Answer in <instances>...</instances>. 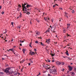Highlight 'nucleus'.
Returning a JSON list of instances; mask_svg holds the SVG:
<instances>
[{
    "label": "nucleus",
    "instance_id": "25",
    "mask_svg": "<svg viewBox=\"0 0 76 76\" xmlns=\"http://www.w3.org/2000/svg\"><path fill=\"white\" fill-rule=\"evenodd\" d=\"M32 44V43H31L29 45V47H30L31 48H32V47L31 46V44Z\"/></svg>",
    "mask_w": 76,
    "mask_h": 76
},
{
    "label": "nucleus",
    "instance_id": "42",
    "mask_svg": "<svg viewBox=\"0 0 76 76\" xmlns=\"http://www.w3.org/2000/svg\"><path fill=\"white\" fill-rule=\"evenodd\" d=\"M18 6L19 7H20V8L21 7V6H20V4L19 5H18Z\"/></svg>",
    "mask_w": 76,
    "mask_h": 76
},
{
    "label": "nucleus",
    "instance_id": "17",
    "mask_svg": "<svg viewBox=\"0 0 76 76\" xmlns=\"http://www.w3.org/2000/svg\"><path fill=\"white\" fill-rule=\"evenodd\" d=\"M56 6H58V5L57 4H56L55 5H53V7H56Z\"/></svg>",
    "mask_w": 76,
    "mask_h": 76
},
{
    "label": "nucleus",
    "instance_id": "58",
    "mask_svg": "<svg viewBox=\"0 0 76 76\" xmlns=\"http://www.w3.org/2000/svg\"><path fill=\"white\" fill-rule=\"evenodd\" d=\"M2 60H5V59L4 58H2Z\"/></svg>",
    "mask_w": 76,
    "mask_h": 76
},
{
    "label": "nucleus",
    "instance_id": "45",
    "mask_svg": "<svg viewBox=\"0 0 76 76\" xmlns=\"http://www.w3.org/2000/svg\"><path fill=\"white\" fill-rule=\"evenodd\" d=\"M48 76H52V75H51L50 74H49L48 75Z\"/></svg>",
    "mask_w": 76,
    "mask_h": 76
},
{
    "label": "nucleus",
    "instance_id": "50",
    "mask_svg": "<svg viewBox=\"0 0 76 76\" xmlns=\"http://www.w3.org/2000/svg\"><path fill=\"white\" fill-rule=\"evenodd\" d=\"M18 74V75H20V73H19V72H18L17 73Z\"/></svg>",
    "mask_w": 76,
    "mask_h": 76
},
{
    "label": "nucleus",
    "instance_id": "2",
    "mask_svg": "<svg viewBox=\"0 0 76 76\" xmlns=\"http://www.w3.org/2000/svg\"><path fill=\"white\" fill-rule=\"evenodd\" d=\"M9 70H10V68H6L4 71V72L6 73H10V72H9Z\"/></svg>",
    "mask_w": 76,
    "mask_h": 76
},
{
    "label": "nucleus",
    "instance_id": "46",
    "mask_svg": "<svg viewBox=\"0 0 76 76\" xmlns=\"http://www.w3.org/2000/svg\"><path fill=\"white\" fill-rule=\"evenodd\" d=\"M59 9H60V10H62V9L61 7H59Z\"/></svg>",
    "mask_w": 76,
    "mask_h": 76
},
{
    "label": "nucleus",
    "instance_id": "41",
    "mask_svg": "<svg viewBox=\"0 0 76 76\" xmlns=\"http://www.w3.org/2000/svg\"><path fill=\"white\" fill-rule=\"evenodd\" d=\"M14 23H13V22H11V24L12 25H13Z\"/></svg>",
    "mask_w": 76,
    "mask_h": 76
},
{
    "label": "nucleus",
    "instance_id": "37",
    "mask_svg": "<svg viewBox=\"0 0 76 76\" xmlns=\"http://www.w3.org/2000/svg\"><path fill=\"white\" fill-rule=\"evenodd\" d=\"M65 16L66 17V18H67V19H68V18L69 17H68V16L67 15H65Z\"/></svg>",
    "mask_w": 76,
    "mask_h": 76
},
{
    "label": "nucleus",
    "instance_id": "27",
    "mask_svg": "<svg viewBox=\"0 0 76 76\" xmlns=\"http://www.w3.org/2000/svg\"><path fill=\"white\" fill-rule=\"evenodd\" d=\"M41 45H43V46H44V44H43V43H42V42H40Z\"/></svg>",
    "mask_w": 76,
    "mask_h": 76
},
{
    "label": "nucleus",
    "instance_id": "64",
    "mask_svg": "<svg viewBox=\"0 0 76 76\" xmlns=\"http://www.w3.org/2000/svg\"><path fill=\"white\" fill-rule=\"evenodd\" d=\"M7 51H9V50H7Z\"/></svg>",
    "mask_w": 76,
    "mask_h": 76
},
{
    "label": "nucleus",
    "instance_id": "1",
    "mask_svg": "<svg viewBox=\"0 0 76 76\" xmlns=\"http://www.w3.org/2000/svg\"><path fill=\"white\" fill-rule=\"evenodd\" d=\"M53 69H50V73L55 75L57 73V69L55 68V67L54 66H52Z\"/></svg>",
    "mask_w": 76,
    "mask_h": 76
},
{
    "label": "nucleus",
    "instance_id": "38",
    "mask_svg": "<svg viewBox=\"0 0 76 76\" xmlns=\"http://www.w3.org/2000/svg\"><path fill=\"white\" fill-rule=\"evenodd\" d=\"M17 10L18 11H19V10H20V9H19V8H17Z\"/></svg>",
    "mask_w": 76,
    "mask_h": 76
},
{
    "label": "nucleus",
    "instance_id": "21",
    "mask_svg": "<svg viewBox=\"0 0 76 76\" xmlns=\"http://www.w3.org/2000/svg\"><path fill=\"white\" fill-rule=\"evenodd\" d=\"M12 73H13V70H11L10 74H12Z\"/></svg>",
    "mask_w": 76,
    "mask_h": 76
},
{
    "label": "nucleus",
    "instance_id": "16",
    "mask_svg": "<svg viewBox=\"0 0 76 76\" xmlns=\"http://www.w3.org/2000/svg\"><path fill=\"white\" fill-rule=\"evenodd\" d=\"M25 5H26V4L25 3V4H22V7H25Z\"/></svg>",
    "mask_w": 76,
    "mask_h": 76
},
{
    "label": "nucleus",
    "instance_id": "31",
    "mask_svg": "<svg viewBox=\"0 0 76 76\" xmlns=\"http://www.w3.org/2000/svg\"><path fill=\"white\" fill-rule=\"evenodd\" d=\"M30 62L31 63H33V61H32V60H31V59H30Z\"/></svg>",
    "mask_w": 76,
    "mask_h": 76
},
{
    "label": "nucleus",
    "instance_id": "6",
    "mask_svg": "<svg viewBox=\"0 0 76 76\" xmlns=\"http://www.w3.org/2000/svg\"><path fill=\"white\" fill-rule=\"evenodd\" d=\"M30 54H31V55H34V54H35V52H32V51L31 52H30Z\"/></svg>",
    "mask_w": 76,
    "mask_h": 76
},
{
    "label": "nucleus",
    "instance_id": "60",
    "mask_svg": "<svg viewBox=\"0 0 76 76\" xmlns=\"http://www.w3.org/2000/svg\"><path fill=\"white\" fill-rule=\"evenodd\" d=\"M18 28H19V29H20V26H18Z\"/></svg>",
    "mask_w": 76,
    "mask_h": 76
},
{
    "label": "nucleus",
    "instance_id": "44",
    "mask_svg": "<svg viewBox=\"0 0 76 76\" xmlns=\"http://www.w3.org/2000/svg\"><path fill=\"white\" fill-rule=\"evenodd\" d=\"M48 61L49 62H50V60H49V59H48Z\"/></svg>",
    "mask_w": 76,
    "mask_h": 76
},
{
    "label": "nucleus",
    "instance_id": "39",
    "mask_svg": "<svg viewBox=\"0 0 76 76\" xmlns=\"http://www.w3.org/2000/svg\"><path fill=\"white\" fill-rule=\"evenodd\" d=\"M61 71H64V68H63L61 69Z\"/></svg>",
    "mask_w": 76,
    "mask_h": 76
},
{
    "label": "nucleus",
    "instance_id": "22",
    "mask_svg": "<svg viewBox=\"0 0 76 76\" xmlns=\"http://www.w3.org/2000/svg\"><path fill=\"white\" fill-rule=\"evenodd\" d=\"M0 75H4V72H0Z\"/></svg>",
    "mask_w": 76,
    "mask_h": 76
},
{
    "label": "nucleus",
    "instance_id": "59",
    "mask_svg": "<svg viewBox=\"0 0 76 76\" xmlns=\"http://www.w3.org/2000/svg\"><path fill=\"white\" fill-rule=\"evenodd\" d=\"M50 28H51H51H52V27H51V26H50Z\"/></svg>",
    "mask_w": 76,
    "mask_h": 76
},
{
    "label": "nucleus",
    "instance_id": "63",
    "mask_svg": "<svg viewBox=\"0 0 76 76\" xmlns=\"http://www.w3.org/2000/svg\"><path fill=\"white\" fill-rule=\"evenodd\" d=\"M67 37H69V36H70V35L68 34V35H67Z\"/></svg>",
    "mask_w": 76,
    "mask_h": 76
},
{
    "label": "nucleus",
    "instance_id": "49",
    "mask_svg": "<svg viewBox=\"0 0 76 76\" xmlns=\"http://www.w3.org/2000/svg\"><path fill=\"white\" fill-rule=\"evenodd\" d=\"M64 13L65 14H66V15L68 14V13L66 12H65Z\"/></svg>",
    "mask_w": 76,
    "mask_h": 76
},
{
    "label": "nucleus",
    "instance_id": "34",
    "mask_svg": "<svg viewBox=\"0 0 76 76\" xmlns=\"http://www.w3.org/2000/svg\"><path fill=\"white\" fill-rule=\"evenodd\" d=\"M68 59H69V60H72V59L68 57Z\"/></svg>",
    "mask_w": 76,
    "mask_h": 76
},
{
    "label": "nucleus",
    "instance_id": "26",
    "mask_svg": "<svg viewBox=\"0 0 76 76\" xmlns=\"http://www.w3.org/2000/svg\"><path fill=\"white\" fill-rule=\"evenodd\" d=\"M10 51H12L13 53V49H10Z\"/></svg>",
    "mask_w": 76,
    "mask_h": 76
},
{
    "label": "nucleus",
    "instance_id": "36",
    "mask_svg": "<svg viewBox=\"0 0 76 76\" xmlns=\"http://www.w3.org/2000/svg\"><path fill=\"white\" fill-rule=\"evenodd\" d=\"M72 13H75V11L74 10H73L72 11Z\"/></svg>",
    "mask_w": 76,
    "mask_h": 76
},
{
    "label": "nucleus",
    "instance_id": "53",
    "mask_svg": "<svg viewBox=\"0 0 76 76\" xmlns=\"http://www.w3.org/2000/svg\"><path fill=\"white\" fill-rule=\"evenodd\" d=\"M34 51H37V49H34Z\"/></svg>",
    "mask_w": 76,
    "mask_h": 76
},
{
    "label": "nucleus",
    "instance_id": "12",
    "mask_svg": "<svg viewBox=\"0 0 76 76\" xmlns=\"http://www.w3.org/2000/svg\"><path fill=\"white\" fill-rule=\"evenodd\" d=\"M71 75L72 76H74L75 75V73L74 72H72V73H71Z\"/></svg>",
    "mask_w": 76,
    "mask_h": 76
},
{
    "label": "nucleus",
    "instance_id": "48",
    "mask_svg": "<svg viewBox=\"0 0 76 76\" xmlns=\"http://www.w3.org/2000/svg\"><path fill=\"white\" fill-rule=\"evenodd\" d=\"M63 57L64 58H67V57H67V56H64Z\"/></svg>",
    "mask_w": 76,
    "mask_h": 76
},
{
    "label": "nucleus",
    "instance_id": "40",
    "mask_svg": "<svg viewBox=\"0 0 76 76\" xmlns=\"http://www.w3.org/2000/svg\"><path fill=\"white\" fill-rule=\"evenodd\" d=\"M4 12H1L2 15H3V14H4Z\"/></svg>",
    "mask_w": 76,
    "mask_h": 76
},
{
    "label": "nucleus",
    "instance_id": "30",
    "mask_svg": "<svg viewBox=\"0 0 76 76\" xmlns=\"http://www.w3.org/2000/svg\"><path fill=\"white\" fill-rule=\"evenodd\" d=\"M36 20L37 21V22H38V23H39V20L37 19H36Z\"/></svg>",
    "mask_w": 76,
    "mask_h": 76
},
{
    "label": "nucleus",
    "instance_id": "24",
    "mask_svg": "<svg viewBox=\"0 0 76 76\" xmlns=\"http://www.w3.org/2000/svg\"><path fill=\"white\" fill-rule=\"evenodd\" d=\"M66 31L65 29H64L63 30V32H64V33H66Z\"/></svg>",
    "mask_w": 76,
    "mask_h": 76
},
{
    "label": "nucleus",
    "instance_id": "62",
    "mask_svg": "<svg viewBox=\"0 0 76 76\" xmlns=\"http://www.w3.org/2000/svg\"><path fill=\"white\" fill-rule=\"evenodd\" d=\"M39 38H40V39H42V38H41V37H39Z\"/></svg>",
    "mask_w": 76,
    "mask_h": 76
},
{
    "label": "nucleus",
    "instance_id": "56",
    "mask_svg": "<svg viewBox=\"0 0 76 76\" xmlns=\"http://www.w3.org/2000/svg\"><path fill=\"white\" fill-rule=\"evenodd\" d=\"M1 9V6H0V10Z\"/></svg>",
    "mask_w": 76,
    "mask_h": 76
},
{
    "label": "nucleus",
    "instance_id": "3",
    "mask_svg": "<svg viewBox=\"0 0 76 76\" xmlns=\"http://www.w3.org/2000/svg\"><path fill=\"white\" fill-rule=\"evenodd\" d=\"M55 29H56V27H54V26H53L51 27V31L53 32V33H54V32H56L55 31H54Z\"/></svg>",
    "mask_w": 76,
    "mask_h": 76
},
{
    "label": "nucleus",
    "instance_id": "9",
    "mask_svg": "<svg viewBox=\"0 0 76 76\" xmlns=\"http://www.w3.org/2000/svg\"><path fill=\"white\" fill-rule=\"evenodd\" d=\"M23 11L24 12V9L27 10V8L26 7H23Z\"/></svg>",
    "mask_w": 76,
    "mask_h": 76
},
{
    "label": "nucleus",
    "instance_id": "18",
    "mask_svg": "<svg viewBox=\"0 0 76 76\" xmlns=\"http://www.w3.org/2000/svg\"><path fill=\"white\" fill-rule=\"evenodd\" d=\"M50 55H51V56H52V57H53V56H55V54H52L51 53H50Z\"/></svg>",
    "mask_w": 76,
    "mask_h": 76
},
{
    "label": "nucleus",
    "instance_id": "47",
    "mask_svg": "<svg viewBox=\"0 0 76 76\" xmlns=\"http://www.w3.org/2000/svg\"><path fill=\"white\" fill-rule=\"evenodd\" d=\"M20 63H23V60H22V61H20Z\"/></svg>",
    "mask_w": 76,
    "mask_h": 76
},
{
    "label": "nucleus",
    "instance_id": "51",
    "mask_svg": "<svg viewBox=\"0 0 76 76\" xmlns=\"http://www.w3.org/2000/svg\"><path fill=\"white\" fill-rule=\"evenodd\" d=\"M52 62H54V60H53L52 61Z\"/></svg>",
    "mask_w": 76,
    "mask_h": 76
},
{
    "label": "nucleus",
    "instance_id": "20",
    "mask_svg": "<svg viewBox=\"0 0 76 76\" xmlns=\"http://www.w3.org/2000/svg\"><path fill=\"white\" fill-rule=\"evenodd\" d=\"M14 75H15V76H16V75H17V73H16V71L14 72Z\"/></svg>",
    "mask_w": 76,
    "mask_h": 76
},
{
    "label": "nucleus",
    "instance_id": "35",
    "mask_svg": "<svg viewBox=\"0 0 76 76\" xmlns=\"http://www.w3.org/2000/svg\"><path fill=\"white\" fill-rule=\"evenodd\" d=\"M35 43H36V44H38V41H36L35 42Z\"/></svg>",
    "mask_w": 76,
    "mask_h": 76
},
{
    "label": "nucleus",
    "instance_id": "19",
    "mask_svg": "<svg viewBox=\"0 0 76 76\" xmlns=\"http://www.w3.org/2000/svg\"><path fill=\"white\" fill-rule=\"evenodd\" d=\"M46 18V19H48V20H50V18H48V17L45 18L44 17V19Z\"/></svg>",
    "mask_w": 76,
    "mask_h": 76
},
{
    "label": "nucleus",
    "instance_id": "23",
    "mask_svg": "<svg viewBox=\"0 0 76 76\" xmlns=\"http://www.w3.org/2000/svg\"><path fill=\"white\" fill-rule=\"evenodd\" d=\"M30 6H30L28 4H27L26 7H27V8H28L29 7H30Z\"/></svg>",
    "mask_w": 76,
    "mask_h": 76
},
{
    "label": "nucleus",
    "instance_id": "13",
    "mask_svg": "<svg viewBox=\"0 0 76 76\" xmlns=\"http://www.w3.org/2000/svg\"><path fill=\"white\" fill-rule=\"evenodd\" d=\"M65 54L67 55V56H69V54L68 53V51L66 50V51L65 52Z\"/></svg>",
    "mask_w": 76,
    "mask_h": 76
},
{
    "label": "nucleus",
    "instance_id": "43",
    "mask_svg": "<svg viewBox=\"0 0 76 76\" xmlns=\"http://www.w3.org/2000/svg\"><path fill=\"white\" fill-rule=\"evenodd\" d=\"M22 51H23V52H25V49H23V50H22Z\"/></svg>",
    "mask_w": 76,
    "mask_h": 76
},
{
    "label": "nucleus",
    "instance_id": "7",
    "mask_svg": "<svg viewBox=\"0 0 76 76\" xmlns=\"http://www.w3.org/2000/svg\"><path fill=\"white\" fill-rule=\"evenodd\" d=\"M35 32L36 35H39V34H40V32L39 31H35Z\"/></svg>",
    "mask_w": 76,
    "mask_h": 76
},
{
    "label": "nucleus",
    "instance_id": "28",
    "mask_svg": "<svg viewBox=\"0 0 76 76\" xmlns=\"http://www.w3.org/2000/svg\"><path fill=\"white\" fill-rule=\"evenodd\" d=\"M22 13H21V12H20V18H21L22 17Z\"/></svg>",
    "mask_w": 76,
    "mask_h": 76
},
{
    "label": "nucleus",
    "instance_id": "32",
    "mask_svg": "<svg viewBox=\"0 0 76 76\" xmlns=\"http://www.w3.org/2000/svg\"><path fill=\"white\" fill-rule=\"evenodd\" d=\"M44 20L46 21V22H48V20H47V19H46V18H44Z\"/></svg>",
    "mask_w": 76,
    "mask_h": 76
},
{
    "label": "nucleus",
    "instance_id": "15",
    "mask_svg": "<svg viewBox=\"0 0 76 76\" xmlns=\"http://www.w3.org/2000/svg\"><path fill=\"white\" fill-rule=\"evenodd\" d=\"M69 9L70 10V9L71 10H73V7H70L69 8Z\"/></svg>",
    "mask_w": 76,
    "mask_h": 76
},
{
    "label": "nucleus",
    "instance_id": "10",
    "mask_svg": "<svg viewBox=\"0 0 76 76\" xmlns=\"http://www.w3.org/2000/svg\"><path fill=\"white\" fill-rule=\"evenodd\" d=\"M56 64L57 65H60L61 64V62L58 61L56 62Z\"/></svg>",
    "mask_w": 76,
    "mask_h": 76
},
{
    "label": "nucleus",
    "instance_id": "54",
    "mask_svg": "<svg viewBox=\"0 0 76 76\" xmlns=\"http://www.w3.org/2000/svg\"><path fill=\"white\" fill-rule=\"evenodd\" d=\"M23 62H24V61H25V59L23 60Z\"/></svg>",
    "mask_w": 76,
    "mask_h": 76
},
{
    "label": "nucleus",
    "instance_id": "14",
    "mask_svg": "<svg viewBox=\"0 0 76 76\" xmlns=\"http://www.w3.org/2000/svg\"><path fill=\"white\" fill-rule=\"evenodd\" d=\"M70 24L69 23L67 24V28H69L70 27Z\"/></svg>",
    "mask_w": 76,
    "mask_h": 76
},
{
    "label": "nucleus",
    "instance_id": "8",
    "mask_svg": "<svg viewBox=\"0 0 76 76\" xmlns=\"http://www.w3.org/2000/svg\"><path fill=\"white\" fill-rule=\"evenodd\" d=\"M50 39H48L46 41V42H47L48 44H50Z\"/></svg>",
    "mask_w": 76,
    "mask_h": 76
},
{
    "label": "nucleus",
    "instance_id": "4",
    "mask_svg": "<svg viewBox=\"0 0 76 76\" xmlns=\"http://www.w3.org/2000/svg\"><path fill=\"white\" fill-rule=\"evenodd\" d=\"M68 67L69 68V70L70 71V72H71V71L72 70V69H73V67L70 66H68Z\"/></svg>",
    "mask_w": 76,
    "mask_h": 76
},
{
    "label": "nucleus",
    "instance_id": "52",
    "mask_svg": "<svg viewBox=\"0 0 76 76\" xmlns=\"http://www.w3.org/2000/svg\"><path fill=\"white\" fill-rule=\"evenodd\" d=\"M28 66H30L31 65V64L30 63H29L28 64Z\"/></svg>",
    "mask_w": 76,
    "mask_h": 76
},
{
    "label": "nucleus",
    "instance_id": "61",
    "mask_svg": "<svg viewBox=\"0 0 76 76\" xmlns=\"http://www.w3.org/2000/svg\"><path fill=\"white\" fill-rule=\"evenodd\" d=\"M20 46H22V45L21 44H20Z\"/></svg>",
    "mask_w": 76,
    "mask_h": 76
},
{
    "label": "nucleus",
    "instance_id": "57",
    "mask_svg": "<svg viewBox=\"0 0 76 76\" xmlns=\"http://www.w3.org/2000/svg\"><path fill=\"white\" fill-rule=\"evenodd\" d=\"M27 10H26L25 9V10H24V11H25V12H26L25 11H27Z\"/></svg>",
    "mask_w": 76,
    "mask_h": 76
},
{
    "label": "nucleus",
    "instance_id": "5",
    "mask_svg": "<svg viewBox=\"0 0 76 76\" xmlns=\"http://www.w3.org/2000/svg\"><path fill=\"white\" fill-rule=\"evenodd\" d=\"M43 66L44 67H46L48 69H50V66H46L45 65H43Z\"/></svg>",
    "mask_w": 76,
    "mask_h": 76
},
{
    "label": "nucleus",
    "instance_id": "33",
    "mask_svg": "<svg viewBox=\"0 0 76 76\" xmlns=\"http://www.w3.org/2000/svg\"><path fill=\"white\" fill-rule=\"evenodd\" d=\"M50 32V30H49L48 29L45 32Z\"/></svg>",
    "mask_w": 76,
    "mask_h": 76
},
{
    "label": "nucleus",
    "instance_id": "29",
    "mask_svg": "<svg viewBox=\"0 0 76 76\" xmlns=\"http://www.w3.org/2000/svg\"><path fill=\"white\" fill-rule=\"evenodd\" d=\"M61 64L62 65H64V63L63 62H62L61 63Z\"/></svg>",
    "mask_w": 76,
    "mask_h": 76
},
{
    "label": "nucleus",
    "instance_id": "11",
    "mask_svg": "<svg viewBox=\"0 0 76 76\" xmlns=\"http://www.w3.org/2000/svg\"><path fill=\"white\" fill-rule=\"evenodd\" d=\"M23 13H26L27 15H29L30 14V13L29 12H26L25 11H24Z\"/></svg>",
    "mask_w": 76,
    "mask_h": 76
},
{
    "label": "nucleus",
    "instance_id": "55",
    "mask_svg": "<svg viewBox=\"0 0 76 76\" xmlns=\"http://www.w3.org/2000/svg\"><path fill=\"white\" fill-rule=\"evenodd\" d=\"M40 74H41V73H40V72H39V74L38 75H39Z\"/></svg>",
    "mask_w": 76,
    "mask_h": 76
}]
</instances>
